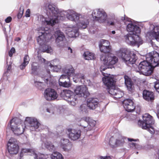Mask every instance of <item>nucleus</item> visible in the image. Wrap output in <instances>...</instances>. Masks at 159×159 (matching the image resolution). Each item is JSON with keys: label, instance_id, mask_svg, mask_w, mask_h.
Masks as SVG:
<instances>
[{"label": "nucleus", "instance_id": "1", "mask_svg": "<svg viewBox=\"0 0 159 159\" xmlns=\"http://www.w3.org/2000/svg\"><path fill=\"white\" fill-rule=\"evenodd\" d=\"M43 8L46 11V16L44 17L40 15L38 18L42 24L53 26L57 23L59 20H63L66 17L69 20L76 22L82 14L77 13L72 10L65 11L59 10L51 2L44 3Z\"/></svg>", "mask_w": 159, "mask_h": 159}, {"label": "nucleus", "instance_id": "2", "mask_svg": "<svg viewBox=\"0 0 159 159\" xmlns=\"http://www.w3.org/2000/svg\"><path fill=\"white\" fill-rule=\"evenodd\" d=\"M11 130L15 134L19 135L22 134L25 128V125L28 124L31 131H38L41 129V125L37 119L34 117H27L24 123L17 118L12 119L10 122Z\"/></svg>", "mask_w": 159, "mask_h": 159}, {"label": "nucleus", "instance_id": "3", "mask_svg": "<svg viewBox=\"0 0 159 159\" xmlns=\"http://www.w3.org/2000/svg\"><path fill=\"white\" fill-rule=\"evenodd\" d=\"M104 66H101L100 67V70L102 72V75L104 76L102 78V81L108 89L107 91L111 94L113 98L117 100L121 98L124 94V93L121 91L119 89H115L114 80L113 75L105 73L102 71L105 70L108 66L105 64L103 62Z\"/></svg>", "mask_w": 159, "mask_h": 159}, {"label": "nucleus", "instance_id": "4", "mask_svg": "<svg viewBox=\"0 0 159 159\" xmlns=\"http://www.w3.org/2000/svg\"><path fill=\"white\" fill-rule=\"evenodd\" d=\"M43 32H39V36L37 39V42L40 46V49L43 52L51 53L53 49L51 46L46 43L52 39V34L49 30H45Z\"/></svg>", "mask_w": 159, "mask_h": 159}, {"label": "nucleus", "instance_id": "5", "mask_svg": "<svg viewBox=\"0 0 159 159\" xmlns=\"http://www.w3.org/2000/svg\"><path fill=\"white\" fill-rule=\"evenodd\" d=\"M62 71L63 74L61 76L59 80V85L61 86L68 88L71 85L70 78L74 75V69L72 66H69L63 68Z\"/></svg>", "mask_w": 159, "mask_h": 159}, {"label": "nucleus", "instance_id": "6", "mask_svg": "<svg viewBox=\"0 0 159 159\" xmlns=\"http://www.w3.org/2000/svg\"><path fill=\"white\" fill-rule=\"evenodd\" d=\"M152 57V52H150L146 55V61L141 62L138 66V70L137 71L140 74H142L146 76L151 75L153 72V69L156 66H153L152 63L153 62V60H151L152 61L150 62L148 60V55Z\"/></svg>", "mask_w": 159, "mask_h": 159}, {"label": "nucleus", "instance_id": "7", "mask_svg": "<svg viewBox=\"0 0 159 159\" xmlns=\"http://www.w3.org/2000/svg\"><path fill=\"white\" fill-rule=\"evenodd\" d=\"M143 120H139L138 125L142 129L147 130L151 134L155 133V130L152 125L154 124V121L152 116L148 113L142 116Z\"/></svg>", "mask_w": 159, "mask_h": 159}, {"label": "nucleus", "instance_id": "8", "mask_svg": "<svg viewBox=\"0 0 159 159\" xmlns=\"http://www.w3.org/2000/svg\"><path fill=\"white\" fill-rule=\"evenodd\" d=\"M121 57L125 62L127 64H133L137 59L136 54L129 50L124 48L120 50Z\"/></svg>", "mask_w": 159, "mask_h": 159}, {"label": "nucleus", "instance_id": "9", "mask_svg": "<svg viewBox=\"0 0 159 159\" xmlns=\"http://www.w3.org/2000/svg\"><path fill=\"white\" fill-rule=\"evenodd\" d=\"M126 42L129 44L139 47L143 43V41L138 34L129 33L125 36Z\"/></svg>", "mask_w": 159, "mask_h": 159}, {"label": "nucleus", "instance_id": "10", "mask_svg": "<svg viewBox=\"0 0 159 159\" xmlns=\"http://www.w3.org/2000/svg\"><path fill=\"white\" fill-rule=\"evenodd\" d=\"M32 156L34 159H50L47 155H44L37 152L34 149H22L20 155V158L25 154Z\"/></svg>", "mask_w": 159, "mask_h": 159}, {"label": "nucleus", "instance_id": "11", "mask_svg": "<svg viewBox=\"0 0 159 159\" xmlns=\"http://www.w3.org/2000/svg\"><path fill=\"white\" fill-rule=\"evenodd\" d=\"M92 16L95 20L101 23L105 22L107 17V13L101 9L94 10L92 13Z\"/></svg>", "mask_w": 159, "mask_h": 159}, {"label": "nucleus", "instance_id": "12", "mask_svg": "<svg viewBox=\"0 0 159 159\" xmlns=\"http://www.w3.org/2000/svg\"><path fill=\"white\" fill-rule=\"evenodd\" d=\"M121 20H124L125 24L127 25V30L131 34H139L140 32V29L139 26L133 24L131 19L128 17H122Z\"/></svg>", "mask_w": 159, "mask_h": 159}, {"label": "nucleus", "instance_id": "13", "mask_svg": "<svg viewBox=\"0 0 159 159\" xmlns=\"http://www.w3.org/2000/svg\"><path fill=\"white\" fill-rule=\"evenodd\" d=\"M63 98L70 105L75 106L77 102V97L74 93L69 90L63 91L62 93Z\"/></svg>", "mask_w": 159, "mask_h": 159}, {"label": "nucleus", "instance_id": "14", "mask_svg": "<svg viewBox=\"0 0 159 159\" xmlns=\"http://www.w3.org/2000/svg\"><path fill=\"white\" fill-rule=\"evenodd\" d=\"M125 139V138L120 135H119L117 137L116 135H115L110 138L109 144L112 148L121 146L124 144Z\"/></svg>", "mask_w": 159, "mask_h": 159}, {"label": "nucleus", "instance_id": "15", "mask_svg": "<svg viewBox=\"0 0 159 159\" xmlns=\"http://www.w3.org/2000/svg\"><path fill=\"white\" fill-rule=\"evenodd\" d=\"M9 152L11 154H16L19 150L18 141L13 138L10 139L7 144Z\"/></svg>", "mask_w": 159, "mask_h": 159}, {"label": "nucleus", "instance_id": "16", "mask_svg": "<svg viewBox=\"0 0 159 159\" xmlns=\"http://www.w3.org/2000/svg\"><path fill=\"white\" fill-rule=\"evenodd\" d=\"M100 59L107 66L114 65L118 61L117 57L112 56L111 54H102L101 55Z\"/></svg>", "mask_w": 159, "mask_h": 159}, {"label": "nucleus", "instance_id": "17", "mask_svg": "<svg viewBox=\"0 0 159 159\" xmlns=\"http://www.w3.org/2000/svg\"><path fill=\"white\" fill-rule=\"evenodd\" d=\"M54 35L55 37V43L59 47L62 48L65 45L64 41L66 38L63 33L59 30L55 32Z\"/></svg>", "mask_w": 159, "mask_h": 159}, {"label": "nucleus", "instance_id": "18", "mask_svg": "<svg viewBox=\"0 0 159 159\" xmlns=\"http://www.w3.org/2000/svg\"><path fill=\"white\" fill-rule=\"evenodd\" d=\"M44 95L46 100L48 101L54 100L58 96V95L55 90L50 88H48L45 90Z\"/></svg>", "mask_w": 159, "mask_h": 159}, {"label": "nucleus", "instance_id": "19", "mask_svg": "<svg viewBox=\"0 0 159 159\" xmlns=\"http://www.w3.org/2000/svg\"><path fill=\"white\" fill-rule=\"evenodd\" d=\"M76 25L78 29H85L86 28L89 23L88 19L87 16L81 14L79 18Z\"/></svg>", "mask_w": 159, "mask_h": 159}, {"label": "nucleus", "instance_id": "20", "mask_svg": "<svg viewBox=\"0 0 159 159\" xmlns=\"http://www.w3.org/2000/svg\"><path fill=\"white\" fill-rule=\"evenodd\" d=\"M150 31L148 33L147 35H150L152 38L154 37L156 39L159 38V25L151 24L150 25Z\"/></svg>", "mask_w": 159, "mask_h": 159}, {"label": "nucleus", "instance_id": "21", "mask_svg": "<svg viewBox=\"0 0 159 159\" xmlns=\"http://www.w3.org/2000/svg\"><path fill=\"white\" fill-rule=\"evenodd\" d=\"M75 93L80 97H87L89 95L88 89L84 85H80L77 86L74 90Z\"/></svg>", "mask_w": 159, "mask_h": 159}, {"label": "nucleus", "instance_id": "22", "mask_svg": "<svg viewBox=\"0 0 159 159\" xmlns=\"http://www.w3.org/2000/svg\"><path fill=\"white\" fill-rule=\"evenodd\" d=\"M59 146L64 151H68L71 149L72 144L67 139L62 138L59 143Z\"/></svg>", "mask_w": 159, "mask_h": 159}, {"label": "nucleus", "instance_id": "23", "mask_svg": "<svg viewBox=\"0 0 159 159\" xmlns=\"http://www.w3.org/2000/svg\"><path fill=\"white\" fill-rule=\"evenodd\" d=\"M67 132L69 138L74 141L78 139L81 136V132L79 129L69 128Z\"/></svg>", "mask_w": 159, "mask_h": 159}, {"label": "nucleus", "instance_id": "24", "mask_svg": "<svg viewBox=\"0 0 159 159\" xmlns=\"http://www.w3.org/2000/svg\"><path fill=\"white\" fill-rule=\"evenodd\" d=\"M123 106L126 111L128 112L133 111L135 109V106L132 100L127 99L124 100L122 102Z\"/></svg>", "mask_w": 159, "mask_h": 159}, {"label": "nucleus", "instance_id": "25", "mask_svg": "<svg viewBox=\"0 0 159 159\" xmlns=\"http://www.w3.org/2000/svg\"><path fill=\"white\" fill-rule=\"evenodd\" d=\"M78 28L75 26L68 28L66 31L68 36L70 38L76 37L79 35Z\"/></svg>", "mask_w": 159, "mask_h": 159}, {"label": "nucleus", "instance_id": "26", "mask_svg": "<svg viewBox=\"0 0 159 159\" xmlns=\"http://www.w3.org/2000/svg\"><path fill=\"white\" fill-rule=\"evenodd\" d=\"M152 57L151 56L148 55V60L150 62L152 61L151 60L152 59L153 60V62L152 63L153 64V66H157L159 65V54L156 51L152 52Z\"/></svg>", "mask_w": 159, "mask_h": 159}, {"label": "nucleus", "instance_id": "27", "mask_svg": "<svg viewBox=\"0 0 159 159\" xmlns=\"http://www.w3.org/2000/svg\"><path fill=\"white\" fill-rule=\"evenodd\" d=\"M109 26H115L119 23V22L117 18L113 14L107 17L106 22Z\"/></svg>", "mask_w": 159, "mask_h": 159}, {"label": "nucleus", "instance_id": "28", "mask_svg": "<svg viewBox=\"0 0 159 159\" xmlns=\"http://www.w3.org/2000/svg\"><path fill=\"white\" fill-rule=\"evenodd\" d=\"M98 100L97 98H90L87 101V106L90 109H94L97 107Z\"/></svg>", "mask_w": 159, "mask_h": 159}, {"label": "nucleus", "instance_id": "29", "mask_svg": "<svg viewBox=\"0 0 159 159\" xmlns=\"http://www.w3.org/2000/svg\"><path fill=\"white\" fill-rule=\"evenodd\" d=\"M59 63L58 60L55 59L51 61V63L48 62V65L49 67L51 68L53 72H57L61 68V67L60 66H57V64L56 63Z\"/></svg>", "mask_w": 159, "mask_h": 159}, {"label": "nucleus", "instance_id": "30", "mask_svg": "<svg viewBox=\"0 0 159 159\" xmlns=\"http://www.w3.org/2000/svg\"><path fill=\"white\" fill-rule=\"evenodd\" d=\"M143 98L148 101H151L154 99V97L152 92L144 90L143 93Z\"/></svg>", "mask_w": 159, "mask_h": 159}, {"label": "nucleus", "instance_id": "31", "mask_svg": "<svg viewBox=\"0 0 159 159\" xmlns=\"http://www.w3.org/2000/svg\"><path fill=\"white\" fill-rule=\"evenodd\" d=\"M125 82L128 90L129 91H131L133 89V84L131 79L127 75L124 76Z\"/></svg>", "mask_w": 159, "mask_h": 159}, {"label": "nucleus", "instance_id": "32", "mask_svg": "<svg viewBox=\"0 0 159 159\" xmlns=\"http://www.w3.org/2000/svg\"><path fill=\"white\" fill-rule=\"evenodd\" d=\"M84 74L79 73L76 74L74 75L73 80V81L76 83L80 82L83 83L82 80H84Z\"/></svg>", "mask_w": 159, "mask_h": 159}, {"label": "nucleus", "instance_id": "33", "mask_svg": "<svg viewBox=\"0 0 159 159\" xmlns=\"http://www.w3.org/2000/svg\"><path fill=\"white\" fill-rule=\"evenodd\" d=\"M89 117H84L81 118L80 121V126L83 127L84 129L87 128Z\"/></svg>", "mask_w": 159, "mask_h": 159}, {"label": "nucleus", "instance_id": "34", "mask_svg": "<svg viewBox=\"0 0 159 159\" xmlns=\"http://www.w3.org/2000/svg\"><path fill=\"white\" fill-rule=\"evenodd\" d=\"M83 56L85 60H92L94 59L95 58L94 54L89 52H84Z\"/></svg>", "mask_w": 159, "mask_h": 159}, {"label": "nucleus", "instance_id": "35", "mask_svg": "<svg viewBox=\"0 0 159 159\" xmlns=\"http://www.w3.org/2000/svg\"><path fill=\"white\" fill-rule=\"evenodd\" d=\"M30 61L29 57L28 55H26L24 58V61L20 66V68L21 70L25 68V66L28 64Z\"/></svg>", "mask_w": 159, "mask_h": 159}, {"label": "nucleus", "instance_id": "36", "mask_svg": "<svg viewBox=\"0 0 159 159\" xmlns=\"http://www.w3.org/2000/svg\"><path fill=\"white\" fill-rule=\"evenodd\" d=\"M96 124V122L91 119L89 118L88 125L87 126V128L85 129V130L87 131L88 130H91L93 127H94Z\"/></svg>", "mask_w": 159, "mask_h": 159}, {"label": "nucleus", "instance_id": "37", "mask_svg": "<svg viewBox=\"0 0 159 159\" xmlns=\"http://www.w3.org/2000/svg\"><path fill=\"white\" fill-rule=\"evenodd\" d=\"M100 50L101 52L104 53H108L111 50V47L103 45L102 46L101 45H99Z\"/></svg>", "mask_w": 159, "mask_h": 159}, {"label": "nucleus", "instance_id": "38", "mask_svg": "<svg viewBox=\"0 0 159 159\" xmlns=\"http://www.w3.org/2000/svg\"><path fill=\"white\" fill-rule=\"evenodd\" d=\"M41 77L38 76H36L34 77V84L37 87L39 88L41 87L43 84V82L39 81Z\"/></svg>", "mask_w": 159, "mask_h": 159}, {"label": "nucleus", "instance_id": "39", "mask_svg": "<svg viewBox=\"0 0 159 159\" xmlns=\"http://www.w3.org/2000/svg\"><path fill=\"white\" fill-rule=\"evenodd\" d=\"M52 159H63L61 154L58 152H55L51 155Z\"/></svg>", "mask_w": 159, "mask_h": 159}, {"label": "nucleus", "instance_id": "40", "mask_svg": "<svg viewBox=\"0 0 159 159\" xmlns=\"http://www.w3.org/2000/svg\"><path fill=\"white\" fill-rule=\"evenodd\" d=\"M45 147L49 151H52L55 149V147L50 142H46L44 143Z\"/></svg>", "mask_w": 159, "mask_h": 159}, {"label": "nucleus", "instance_id": "41", "mask_svg": "<svg viewBox=\"0 0 159 159\" xmlns=\"http://www.w3.org/2000/svg\"><path fill=\"white\" fill-rule=\"evenodd\" d=\"M37 65L38 64L34 62L32 64V73L33 75H35L36 73Z\"/></svg>", "mask_w": 159, "mask_h": 159}, {"label": "nucleus", "instance_id": "42", "mask_svg": "<svg viewBox=\"0 0 159 159\" xmlns=\"http://www.w3.org/2000/svg\"><path fill=\"white\" fill-rule=\"evenodd\" d=\"M129 146L131 148L134 149H140L142 148V147L141 146L139 145L137 143H130Z\"/></svg>", "mask_w": 159, "mask_h": 159}, {"label": "nucleus", "instance_id": "43", "mask_svg": "<svg viewBox=\"0 0 159 159\" xmlns=\"http://www.w3.org/2000/svg\"><path fill=\"white\" fill-rule=\"evenodd\" d=\"M110 43L108 41L102 39L100 40L99 45H101L102 46L104 45L110 46Z\"/></svg>", "mask_w": 159, "mask_h": 159}, {"label": "nucleus", "instance_id": "44", "mask_svg": "<svg viewBox=\"0 0 159 159\" xmlns=\"http://www.w3.org/2000/svg\"><path fill=\"white\" fill-rule=\"evenodd\" d=\"M24 8L23 6H21L20 7L19 12L17 15L18 19H20L22 16L23 14Z\"/></svg>", "mask_w": 159, "mask_h": 159}, {"label": "nucleus", "instance_id": "45", "mask_svg": "<svg viewBox=\"0 0 159 159\" xmlns=\"http://www.w3.org/2000/svg\"><path fill=\"white\" fill-rule=\"evenodd\" d=\"M154 88L156 91L159 93V80H157L155 83Z\"/></svg>", "mask_w": 159, "mask_h": 159}, {"label": "nucleus", "instance_id": "46", "mask_svg": "<svg viewBox=\"0 0 159 159\" xmlns=\"http://www.w3.org/2000/svg\"><path fill=\"white\" fill-rule=\"evenodd\" d=\"M80 111L86 112V106L85 105H82L80 106Z\"/></svg>", "mask_w": 159, "mask_h": 159}, {"label": "nucleus", "instance_id": "47", "mask_svg": "<svg viewBox=\"0 0 159 159\" xmlns=\"http://www.w3.org/2000/svg\"><path fill=\"white\" fill-rule=\"evenodd\" d=\"M47 111L51 114H52L54 112V108L53 107H51L49 108H47Z\"/></svg>", "mask_w": 159, "mask_h": 159}, {"label": "nucleus", "instance_id": "48", "mask_svg": "<svg viewBox=\"0 0 159 159\" xmlns=\"http://www.w3.org/2000/svg\"><path fill=\"white\" fill-rule=\"evenodd\" d=\"M15 52V49L14 48H12L10 50L9 52V56L11 57L12 56L13 53Z\"/></svg>", "mask_w": 159, "mask_h": 159}, {"label": "nucleus", "instance_id": "49", "mask_svg": "<svg viewBox=\"0 0 159 159\" xmlns=\"http://www.w3.org/2000/svg\"><path fill=\"white\" fill-rule=\"evenodd\" d=\"M100 159H114L113 157L109 156H106L105 157L100 156L99 157Z\"/></svg>", "mask_w": 159, "mask_h": 159}, {"label": "nucleus", "instance_id": "50", "mask_svg": "<svg viewBox=\"0 0 159 159\" xmlns=\"http://www.w3.org/2000/svg\"><path fill=\"white\" fill-rule=\"evenodd\" d=\"M30 10L28 9L26 11L25 16L26 17H29L30 16Z\"/></svg>", "mask_w": 159, "mask_h": 159}, {"label": "nucleus", "instance_id": "51", "mask_svg": "<svg viewBox=\"0 0 159 159\" xmlns=\"http://www.w3.org/2000/svg\"><path fill=\"white\" fill-rule=\"evenodd\" d=\"M156 109L157 111V113L156 115L157 117L159 119V105H157V106Z\"/></svg>", "mask_w": 159, "mask_h": 159}, {"label": "nucleus", "instance_id": "52", "mask_svg": "<svg viewBox=\"0 0 159 159\" xmlns=\"http://www.w3.org/2000/svg\"><path fill=\"white\" fill-rule=\"evenodd\" d=\"M11 17L9 16L5 19V21L6 23H9L11 21Z\"/></svg>", "mask_w": 159, "mask_h": 159}, {"label": "nucleus", "instance_id": "53", "mask_svg": "<svg viewBox=\"0 0 159 159\" xmlns=\"http://www.w3.org/2000/svg\"><path fill=\"white\" fill-rule=\"evenodd\" d=\"M38 59L40 61L42 62L45 63L46 61L45 59L44 58H42L41 57H38Z\"/></svg>", "mask_w": 159, "mask_h": 159}, {"label": "nucleus", "instance_id": "54", "mask_svg": "<svg viewBox=\"0 0 159 159\" xmlns=\"http://www.w3.org/2000/svg\"><path fill=\"white\" fill-rule=\"evenodd\" d=\"M128 140L129 141L132 142V141H136V139H130V138H128Z\"/></svg>", "mask_w": 159, "mask_h": 159}, {"label": "nucleus", "instance_id": "55", "mask_svg": "<svg viewBox=\"0 0 159 159\" xmlns=\"http://www.w3.org/2000/svg\"><path fill=\"white\" fill-rule=\"evenodd\" d=\"M11 66L10 65H9V66H8V67L7 69V71L8 70L9 71L11 69Z\"/></svg>", "mask_w": 159, "mask_h": 159}, {"label": "nucleus", "instance_id": "56", "mask_svg": "<svg viewBox=\"0 0 159 159\" xmlns=\"http://www.w3.org/2000/svg\"><path fill=\"white\" fill-rule=\"evenodd\" d=\"M20 38H16L15 40L17 41H18L19 40H20Z\"/></svg>", "mask_w": 159, "mask_h": 159}, {"label": "nucleus", "instance_id": "57", "mask_svg": "<svg viewBox=\"0 0 159 159\" xmlns=\"http://www.w3.org/2000/svg\"><path fill=\"white\" fill-rule=\"evenodd\" d=\"M157 154L158 155V157L156 158V159H159V150L158 151V152Z\"/></svg>", "mask_w": 159, "mask_h": 159}, {"label": "nucleus", "instance_id": "58", "mask_svg": "<svg viewBox=\"0 0 159 159\" xmlns=\"http://www.w3.org/2000/svg\"><path fill=\"white\" fill-rule=\"evenodd\" d=\"M115 33H116V32H115V31H114V30H113V31H111V33H112V34H115Z\"/></svg>", "mask_w": 159, "mask_h": 159}, {"label": "nucleus", "instance_id": "59", "mask_svg": "<svg viewBox=\"0 0 159 159\" xmlns=\"http://www.w3.org/2000/svg\"><path fill=\"white\" fill-rule=\"evenodd\" d=\"M50 133L51 134V136H52V135H54V134L52 133H50V132H49V134H50Z\"/></svg>", "mask_w": 159, "mask_h": 159}, {"label": "nucleus", "instance_id": "60", "mask_svg": "<svg viewBox=\"0 0 159 159\" xmlns=\"http://www.w3.org/2000/svg\"><path fill=\"white\" fill-rule=\"evenodd\" d=\"M70 52L71 53H72V49L71 48L70 50H69Z\"/></svg>", "mask_w": 159, "mask_h": 159}, {"label": "nucleus", "instance_id": "61", "mask_svg": "<svg viewBox=\"0 0 159 159\" xmlns=\"http://www.w3.org/2000/svg\"><path fill=\"white\" fill-rule=\"evenodd\" d=\"M45 79L47 81H48V79L47 78H45Z\"/></svg>", "mask_w": 159, "mask_h": 159}, {"label": "nucleus", "instance_id": "62", "mask_svg": "<svg viewBox=\"0 0 159 159\" xmlns=\"http://www.w3.org/2000/svg\"><path fill=\"white\" fill-rule=\"evenodd\" d=\"M70 49H71V48L70 47H69L68 48V49L69 50H70Z\"/></svg>", "mask_w": 159, "mask_h": 159}, {"label": "nucleus", "instance_id": "63", "mask_svg": "<svg viewBox=\"0 0 159 159\" xmlns=\"http://www.w3.org/2000/svg\"><path fill=\"white\" fill-rule=\"evenodd\" d=\"M47 72L48 73V74H49L50 73V71L49 70H48L47 71Z\"/></svg>", "mask_w": 159, "mask_h": 159}, {"label": "nucleus", "instance_id": "64", "mask_svg": "<svg viewBox=\"0 0 159 159\" xmlns=\"http://www.w3.org/2000/svg\"><path fill=\"white\" fill-rule=\"evenodd\" d=\"M3 30L4 31H6V28H3Z\"/></svg>", "mask_w": 159, "mask_h": 159}]
</instances>
